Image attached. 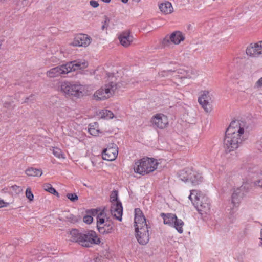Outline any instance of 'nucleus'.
I'll return each mask as SVG.
<instances>
[{"instance_id":"obj_1","label":"nucleus","mask_w":262,"mask_h":262,"mask_svg":"<svg viewBox=\"0 0 262 262\" xmlns=\"http://www.w3.org/2000/svg\"><path fill=\"white\" fill-rule=\"evenodd\" d=\"M246 125L241 121H232L227 128L224 139V146L228 151H234L242 143Z\"/></svg>"},{"instance_id":"obj_2","label":"nucleus","mask_w":262,"mask_h":262,"mask_svg":"<svg viewBox=\"0 0 262 262\" xmlns=\"http://www.w3.org/2000/svg\"><path fill=\"white\" fill-rule=\"evenodd\" d=\"M135 211L134 227L136 238L140 245H145L149 241L150 227L147 224L146 219L141 210L137 208Z\"/></svg>"},{"instance_id":"obj_3","label":"nucleus","mask_w":262,"mask_h":262,"mask_svg":"<svg viewBox=\"0 0 262 262\" xmlns=\"http://www.w3.org/2000/svg\"><path fill=\"white\" fill-rule=\"evenodd\" d=\"M89 87L79 81H63L59 83L58 91L66 97L80 98L87 93Z\"/></svg>"},{"instance_id":"obj_4","label":"nucleus","mask_w":262,"mask_h":262,"mask_svg":"<svg viewBox=\"0 0 262 262\" xmlns=\"http://www.w3.org/2000/svg\"><path fill=\"white\" fill-rule=\"evenodd\" d=\"M88 63L85 60H74L66 64L52 68L48 70L46 76L49 78L58 77L62 75L68 74L73 71L86 68Z\"/></svg>"},{"instance_id":"obj_5","label":"nucleus","mask_w":262,"mask_h":262,"mask_svg":"<svg viewBox=\"0 0 262 262\" xmlns=\"http://www.w3.org/2000/svg\"><path fill=\"white\" fill-rule=\"evenodd\" d=\"M106 75V84L104 87L96 91L93 96L94 99L96 100H103L110 98L117 89L119 80L116 74L108 73Z\"/></svg>"},{"instance_id":"obj_6","label":"nucleus","mask_w":262,"mask_h":262,"mask_svg":"<svg viewBox=\"0 0 262 262\" xmlns=\"http://www.w3.org/2000/svg\"><path fill=\"white\" fill-rule=\"evenodd\" d=\"M89 212L92 215H97V227L100 234H108L113 232V223L110 219L104 209L98 211L93 209L90 210Z\"/></svg>"},{"instance_id":"obj_7","label":"nucleus","mask_w":262,"mask_h":262,"mask_svg":"<svg viewBox=\"0 0 262 262\" xmlns=\"http://www.w3.org/2000/svg\"><path fill=\"white\" fill-rule=\"evenodd\" d=\"M189 199L200 213H207L209 211V199L201 192L196 190H191Z\"/></svg>"},{"instance_id":"obj_8","label":"nucleus","mask_w":262,"mask_h":262,"mask_svg":"<svg viewBox=\"0 0 262 262\" xmlns=\"http://www.w3.org/2000/svg\"><path fill=\"white\" fill-rule=\"evenodd\" d=\"M158 163L153 158H143L135 162L134 165L135 172L144 175L154 171L157 168Z\"/></svg>"},{"instance_id":"obj_9","label":"nucleus","mask_w":262,"mask_h":262,"mask_svg":"<svg viewBox=\"0 0 262 262\" xmlns=\"http://www.w3.org/2000/svg\"><path fill=\"white\" fill-rule=\"evenodd\" d=\"M161 216L163 219L164 224L174 227L179 233H183L184 222L181 220L178 219L175 214L162 213Z\"/></svg>"},{"instance_id":"obj_10","label":"nucleus","mask_w":262,"mask_h":262,"mask_svg":"<svg viewBox=\"0 0 262 262\" xmlns=\"http://www.w3.org/2000/svg\"><path fill=\"white\" fill-rule=\"evenodd\" d=\"M100 243V238L95 232L91 230L85 233H81L80 245L83 247H90L93 244H98Z\"/></svg>"},{"instance_id":"obj_11","label":"nucleus","mask_w":262,"mask_h":262,"mask_svg":"<svg viewBox=\"0 0 262 262\" xmlns=\"http://www.w3.org/2000/svg\"><path fill=\"white\" fill-rule=\"evenodd\" d=\"M153 126L160 129L166 128L169 124L168 117L163 114H156L151 119Z\"/></svg>"},{"instance_id":"obj_12","label":"nucleus","mask_w":262,"mask_h":262,"mask_svg":"<svg viewBox=\"0 0 262 262\" xmlns=\"http://www.w3.org/2000/svg\"><path fill=\"white\" fill-rule=\"evenodd\" d=\"M118 154L117 146L114 143H111L103 150L102 156L104 160L111 161L116 159Z\"/></svg>"},{"instance_id":"obj_13","label":"nucleus","mask_w":262,"mask_h":262,"mask_svg":"<svg viewBox=\"0 0 262 262\" xmlns=\"http://www.w3.org/2000/svg\"><path fill=\"white\" fill-rule=\"evenodd\" d=\"M92 39L86 34H79L76 35L71 45L74 47H86L90 45Z\"/></svg>"},{"instance_id":"obj_14","label":"nucleus","mask_w":262,"mask_h":262,"mask_svg":"<svg viewBox=\"0 0 262 262\" xmlns=\"http://www.w3.org/2000/svg\"><path fill=\"white\" fill-rule=\"evenodd\" d=\"M120 45L124 48L131 46L134 41V37L131 34L130 30H126L120 33L118 36Z\"/></svg>"},{"instance_id":"obj_15","label":"nucleus","mask_w":262,"mask_h":262,"mask_svg":"<svg viewBox=\"0 0 262 262\" xmlns=\"http://www.w3.org/2000/svg\"><path fill=\"white\" fill-rule=\"evenodd\" d=\"M209 94L208 91H202L200 97L198 99L200 104L206 112H210L211 111V106L209 102L211 98Z\"/></svg>"},{"instance_id":"obj_16","label":"nucleus","mask_w":262,"mask_h":262,"mask_svg":"<svg viewBox=\"0 0 262 262\" xmlns=\"http://www.w3.org/2000/svg\"><path fill=\"white\" fill-rule=\"evenodd\" d=\"M246 186L242 185L240 187L234 190L231 199L232 204L233 206H238L241 202V200L244 197L246 192Z\"/></svg>"},{"instance_id":"obj_17","label":"nucleus","mask_w":262,"mask_h":262,"mask_svg":"<svg viewBox=\"0 0 262 262\" xmlns=\"http://www.w3.org/2000/svg\"><path fill=\"white\" fill-rule=\"evenodd\" d=\"M110 212L113 216L119 221H122L123 207L121 202H115L111 204Z\"/></svg>"},{"instance_id":"obj_18","label":"nucleus","mask_w":262,"mask_h":262,"mask_svg":"<svg viewBox=\"0 0 262 262\" xmlns=\"http://www.w3.org/2000/svg\"><path fill=\"white\" fill-rule=\"evenodd\" d=\"M178 72H173L172 78L173 82L178 85L179 84L177 83V80L180 79L181 81H183L185 79H191L192 78L193 76L194 75V73L192 70H191L190 71H187L185 74H182V73H181V75H178Z\"/></svg>"},{"instance_id":"obj_19","label":"nucleus","mask_w":262,"mask_h":262,"mask_svg":"<svg viewBox=\"0 0 262 262\" xmlns=\"http://www.w3.org/2000/svg\"><path fill=\"white\" fill-rule=\"evenodd\" d=\"M170 39L172 43L178 45L184 40L185 36L181 31H176L170 34Z\"/></svg>"},{"instance_id":"obj_20","label":"nucleus","mask_w":262,"mask_h":262,"mask_svg":"<svg viewBox=\"0 0 262 262\" xmlns=\"http://www.w3.org/2000/svg\"><path fill=\"white\" fill-rule=\"evenodd\" d=\"M193 170L190 168H186L180 171L179 178L181 180L184 182L189 181L190 179H192L193 175Z\"/></svg>"},{"instance_id":"obj_21","label":"nucleus","mask_w":262,"mask_h":262,"mask_svg":"<svg viewBox=\"0 0 262 262\" xmlns=\"http://www.w3.org/2000/svg\"><path fill=\"white\" fill-rule=\"evenodd\" d=\"M246 53L248 56L252 57H258L260 55L255 43H251L246 49Z\"/></svg>"},{"instance_id":"obj_22","label":"nucleus","mask_w":262,"mask_h":262,"mask_svg":"<svg viewBox=\"0 0 262 262\" xmlns=\"http://www.w3.org/2000/svg\"><path fill=\"white\" fill-rule=\"evenodd\" d=\"M160 11L165 14H168L173 12V7L169 2L161 3L159 6Z\"/></svg>"},{"instance_id":"obj_23","label":"nucleus","mask_w":262,"mask_h":262,"mask_svg":"<svg viewBox=\"0 0 262 262\" xmlns=\"http://www.w3.org/2000/svg\"><path fill=\"white\" fill-rule=\"evenodd\" d=\"M25 173L29 177H40L42 171L41 169L30 167L26 170Z\"/></svg>"},{"instance_id":"obj_24","label":"nucleus","mask_w":262,"mask_h":262,"mask_svg":"<svg viewBox=\"0 0 262 262\" xmlns=\"http://www.w3.org/2000/svg\"><path fill=\"white\" fill-rule=\"evenodd\" d=\"M88 132L93 136H98L100 133L98 124L96 122L89 124Z\"/></svg>"},{"instance_id":"obj_25","label":"nucleus","mask_w":262,"mask_h":262,"mask_svg":"<svg viewBox=\"0 0 262 262\" xmlns=\"http://www.w3.org/2000/svg\"><path fill=\"white\" fill-rule=\"evenodd\" d=\"M98 115L101 118L104 119H112L114 117L113 113L110 110H102L99 112Z\"/></svg>"},{"instance_id":"obj_26","label":"nucleus","mask_w":262,"mask_h":262,"mask_svg":"<svg viewBox=\"0 0 262 262\" xmlns=\"http://www.w3.org/2000/svg\"><path fill=\"white\" fill-rule=\"evenodd\" d=\"M81 233H79L77 229H73L70 232V241L78 242L80 244Z\"/></svg>"},{"instance_id":"obj_27","label":"nucleus","mask_w":262,"mask_h":262,"mask_svg":"<svg viewBox=\"0 0 262 262\" xmlns=\"http://www.w3.org/2000/svg\"><path fill=\"white\" fill-rule=\"evenodd\" d=\"M193 176L192 179H190L189 181L191 182L193 185H198L202 181V178L198 175L195 171H193Z\"/></svg>"},{"instance_id":"obj_28","label":"nucleus","mask_w":262,"mask_h":262,"mask_svg":"<svg viewBox=\"0 0 262 262\" xmlns=\"http://www.w3.org/2000/svg\"><path fill=\"white\" fill-rule=\"evenodd\" d=\"M53 155L59 159H64L65 157L63 154L62 150L58 148L55 147L53 149Z\"/></svg>"},{"instance_id":"obj_29","label":"nucleus","mask_w":262,"mask_h":262,"mask_svg":"<svg viewBox=\"0 0 262 262\" xmlns=\"http://www.w3.org/2000/svg\"><path fill=\"white\" fill-rule=\"evenodd\" d=\"M44 189L46 191L50 192L51 194H53L55 195H58V193L56 191V190L52 186V185L50 184H46L44 185Z\"/></svg>"},{"instance_id":"obj_30","label":"nucleus","mask_w":262,"mask_h":262,"mask_svg":"<svg viewBox=\"0 0 262 262\" xmlns=\"http://www.w3.org/2000/svg\"><path fill=\"white\" fill-rule=\"evenodd\" d=\"M10 189L12 193L15 194L20 193L23 190L20 187L16 185L11 186Z\"/></svg>"},{"instance_id":"obj_31","label":"nucleus","mask_w":262,"mask_h":262,"mask_svg":"<svg viewBox=\"0 0 262 262\" xmlns=\"http://www.w3.org/2000/svg\"><path fill=\"white\" fill-rule=\"evenodd\" d=\"M170 35L169 36H166L162 41V45L163 47H169L170 46L171 43Z\"/></svg>"},{"instance_id":"obj_32","label":"nucleus","mask_w":262,"mask_h":262,"mask_svg":"<svg viewBox=\"0 0 262 262\" xmlns=\"http://www.w3.org/2000/svg\"><path fill=\"white\" fill-rule=\"evenodd\" d=\"M110 200L112 204H114L115 202H120L118 199V191L116 190L113 191L111 195Z\"/></svg>"},{"instance_id":"obj_33","label":"nucleus","mask_w":262,"mask_h":262,"mask_svg":"<svg viewBox=\"0 0 262 262\" xmlns=\"http://www.w3.org/2000/svg\"><path fill=\"white\" fill-rule=\"evenodd\" d=\"M26 196L27 199L30 201H33L34 200V195L31 191L30 188H28L26 191Z\"/></svg>"},{"instance_id":"obj_34","label":"nucleus","mask_w":262,"mask_h":262,"mask_svg":"<svg viewBox=\"0 0 262 262\" xmlns=\"http://www.w3.org/2000/svg\"><path fill=\"white\" fill-rule=\"evenodd\" d=\"M67 197L72 202H76L78 199V197L76 193H68Z\"/></svg>"},{"instance_id":"obj_35","label":"nucleus","mask_w":262,"mask_h":262,"mask_svg":"<svg viewBox=\"0 0 262 262\" xmlns=\"http://www.w3.org/2000/svg\"><path fill=\"white\" fill-rule=\"evenodd\" d=\"M83 221L84 223L88 224H90L92 223L93 219L91 215H87L83 217Z\"/></svg>"},{"instance_id":"obj_36","label":"nucleus","mask_w":262,"mask_h":262,"mask_svg":"<svg viewBox=\"0 0 262 262\" xmlns=\"http://www.w3.org/2000/svg\"><path fill=\"white\" fill-rule=\"evenodd\" d=\"M259 53H260V55H262V41H259L257 43H254Z\"/></svg>"},{"instance_id":"obj_37","label":"nucleus","mask_w":262,"mask_h":262,"mask_svg":"<svg viewBox=\"0 0 262 262\" xmlns=\"http://www.w3.org/2000/svg\"><path fill=\"white\" fill-rule=\"evenodd\" d=\"M262 86V77L259 78L255 83L254 88H259Z\"/></svg>"},{"instance_id":"obj_38","label":"nucleus","mask_w":262,"mask_h":262,"mask_svg":"<svg viewBox=\"0 0 262 262\" xmlns=\"http://www.w3.org/2000/svg\"><path fill=\"white\" fill-rule=\"evenodd\" d=\"M90 5L94 7V8H97L99 6V4L98 2L94 0H92L90 2Z\"/></svg>"},{"instance_id":"obj_39","label":"nucleus","mask_w":262,"mask_h":262,"mask_svg":"<svg viewBox=\"0 0 262 262\" xmlns=\"http://www.w3.org/2000/svg\"><path fill=\"white\" fill-rule=\"evenodd\" d=\"M9 204V203L4 202L3 200H0V208L7 207Z\"/></svg>"},{"instance_id":"obj_40","label":"nucleus","mask_w":262,"mask_h":262,"mask_svg":"<svg viewBox=\"0 0 262 262\" xmlns=\"http://www.w3.org/2000/svg\"><path fill=\"white\" fill-rule=\"evenodd\" d=\"M254 184L255 186L262 188V179L255 181Z\"/></svg>"},{"instance_id":"obj_41","label":"nucleus","mask_w":262,"mask_h":262,"mask_svg":"<svg viewBox=\"0 0 262 262\" xmlns=\"http://www.w3.org/2000/svg\"><path fill=\"white\" fill-rule=\"evenodd\" d=\"M109 22H110L109 18L107 17H105L104 23L102 26V29H103L105 27H107L108 26Z\"/></svg>"},{"instance_id":"obj_42","label":"nucleus","mask_w":262,"mask_h":262,"mask_svg":"<svg viewBox=\"0 0 262 262\" xmlns=\"http://www.w3.org/2000/svg\"><path fill=\"white\" fill-rule=\"evenodd\" d=\"M169 72H171V71H168V72L163 71V72H161L159 73V76H161V77H164L165 76H167Z\"/></svg>"},{"instance_id":"obj_43","label":"nucleus","mask_w":262,"mask_h":262,"mask_svg":"<svg viewBox=\"0 0 262 262\" xmlns=\"http://www.w3.org/2000/svg\"><path fill=\"white\" fill-rule=\"evenodd\" d=\"M5 82V80L2 76H0V85L4 84Z\"/></svg>"},{"instance_id":"obj_44","label":"nucleus","mask_w":262,"mask_h":262,"mask_svg":"<svg viewBox=\"0 0 262 262\" xmlns=\"http://www.w3.org/2000/svg\"><path fill=\"white\" fill-rule=\"evenodd\" d=\"M77 221H78V219L76 217H73L72 218V222H77Z\"/></svg>"},{"instance_id":"obj_45","label":"nucleus","mask_w":262,"mask_h":262,"mask_svg":"<svg viewBox=\"0 0 262 262\" xmlns=\"http://www.w3.org/2000/svg\"><path fill=\"white\" fill-rule=\"evenodd\" d=\"M128 0H121L122 2L123 3H126Z\"/></svg>"},{"instance_id":"obj_46","label":"nucleus","mask_w":262,"mask_h":262,"mask_svg":"<svg viewBox=\"0 0 262 262\" xmlns=\"http://www.w3.org/2000/svg\"><path fill=\"white\" fill-rule=\"evenodd\" d=\"M103 1L105 3H109L110 2L111 0H103Z\"/></svg>"},{"instance_id":"obj_47","label":"nucleus","mask_w":262,"mask_h":262,"mask_svg":"<svg viewBox=\"0 0 262 262\" xmlns=\"http://www.w3.org/2000/svg\"><path fill=\"white\" fill-rule=\"evenodd\" d=\"M260 239L261 240H262V231L261 232V235H260Z\"/></svg>"}]
</instances>
